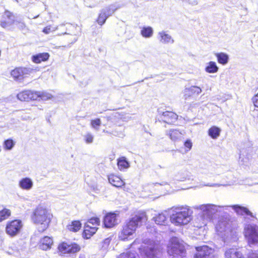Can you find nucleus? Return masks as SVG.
<instances>
[{
	"label": "nucleus",
	"instance_id": "obj_1",
	"mask_svg": "<svg viewBox=\"0 0 258 258\" xmlns=\"http://www.w3.org/2000/svg\"><path fill=\"white\" fill-rule=\"evenodd\" d=\"M32 222L37 226L39 232L46 231L49 227L53 215L51 210L43 205H38L31 215Z\"/></svg>",
	"mask_w": 258,
	"mask_h": 258
},
{
	"label": "nucleus",
	"instance_id": "obj_2",
	"mask_svg": "<svg viewBox=\"0 0 258 258\" xmlns=\"http://www.w3.org/2000/svg\"><path fill=\"white\" fill-rule=\"evenodd\" d=\"M147 221V217L145 212H137L134 216L124 223L119 232V238L122 240H128L131 236L136 233L137 228L142 225L143 222Z\"/></svg>",
	"mask_w": 258,
	"mask_h": 258
},
{
	"label": "nucleus",
	"instance_id": "obj_3",
	"mask_svg": "<svg viewBox=\"0 0 258 258\" xmlns=\"http://www.w3.org/2000/svg\"><path fill=\"white\" fill-rule=\"evenodd\" d=\"M176 211L170 217L171 222L175 225H183L190 221L191 212L187 207H180L176 209Z\"/></svg>",
	"mask_w": 258,
	"mask_h": 258
},
{
	"label": "nucleus",
	"instance_id": "obj_4",
	"mask_svg": "<svg viewBox=\"0 0 258 258\" xmlns=\"http://www.w3.org/2000/svg\"><path fill=\"white\" fill-rule=\"evenodd\" d=\"M100 224V219L97 217L88 219L84 226L82 234L83 238L85 239L90 238L97 231Z\"/></svg>",
	"mask_w": 258,
	"mask_h": 258
},
{
	"label": "nucleus",
	"instance_id": "obj_5",
	"mask_svg": "<svg viewBox=\"0 0 258 258\" xmlns=\"http://www.w3.org/2000/svg\"><path fill=\"white\" fill-rule=\"evenodd\" d=\"M244 236L249 246L258 244V226L247 224L244 228Z\"/></svg>",
	"mask_w": 258,
	"mask_h": 258
},
{
	"label": "nucleus",
	"instance_id": "obj_6",
	"mask_svg": "<svg viewBox=\"0 0 258 258\" xmlns=\"http://www.w3.org/2000/svg\"><path fill=\"white\" fill-rule=\"evenodd\" d=\"M23 223L21 220L16 219L8 221L5 226V232L10 237H14L21 232Z\"/></svg>",
	"mask_w": 258,
	"mask_h": 258
},
{
	"label": "nucleus",
	"instance_id": "obj_7",
	"mask_svg": "<svg viewBox=\"0 0 258 258\" xmlns=\"http://www.w3.org/2000/svg\"><path fill=\"white\" fill-rule=\"evenodd\" d=\"M57 251L60 255L73 254L81 250V246L76 242L63 241L57 246Z\"/></svg>",
	"mask_w": 258,
	"mask_h": 258
},
{
	"label": "nucleus",
	"instance_id": "obj_8",
	"mask_svg": "<svg viewBox=\"0 0 258 258\" xmlns=\"http://www.w3.org/2000/svg\"><path fill=\"white\" fill-rule=\"evenodd\" d=\"M42 97L43 95L40 92L29 89L23 90L17 95V99L24 102L36 100Z\"/></svg>",
	"mask_w": 258,
	"mask_h": 258
},
{
	"label": "nucleus",
	"instance_id": "obj_9",
	"mask_svg": "<svg viewBox=\"0 0 258 258\" xmlns=\"http://www.w3.org/2000/svg\"><path fill=\"white\" fill-rule=\"evenodd\" d=\"M32 71V69L26 67H15L11 70L10 75L14 81L20 82L30 75Z\"/></svg>",
	"mask_w": 258,
	"mask_h": 258
},
{
	"label": "nucleus",
	"instance_id": "obj_10",
	"mask_svg": "<svg viewBox=\"0 0 258 258\" xmlns=\"http://www.w3.org/2000/svg\"><path fill=\"white\" fill-rule=\"evenodd\" d=\"M195 249L194 258H215L214 249L208 245L196 246Z\"/></svg>",
	"mask_w": 258,
	"mask_h": 258
},
{
	"label": "nucleus",
	"instance_id": "obj_11",
	"mask_svg": "<svg viewBox=\"0 0 258 258\" xmlns=\"http://www.w3.org/2000/svg\"><path fill=\"white\" fill-rule=\"evenodd\" d=\"M184 251L183 246L175 239H172L167 247L168 253L170 255L179 254Z\"/></svg>",
	"mask_w": 258,
	"mask_h": 258
},
{
	"label": "nucleus",
	"instance_id": "obj_12",
	"mask_svg": "<svg viewBox=\"0 0 258 258\" xmlns=\"http://www.w3.org/2000/svg\"><path fill=\"white\" fill-rule=\"evenodd\" d=\"M115 10L116 9L110 7H106L102 10L96 20V22L100 26L103 25L105 23L108 17L112 15Z\"/></svg>",
	"mask_w": 258,
	"mask_h": 258
},
{
	"label": "nucleus",
	"instance_id": "obj_13",
	"mask_svg": "<svg viewBox=\"0 0 258 258\" xmlns=\"http://www.w3.org/2000/svg\"><path fill=\"white\" fill-rule=\"evenodd\" d=\"M107 178L109 183L112 186L118 188H124L125 186V183L121 177L114 173H111L108 175Z\"/></svg>",
	"mask_w": 258,
	"mask_h": 258
},
{
	"label": "nucleus",
	"instance_id": "obj_14",
	"mask_svg": "<svg viewBox=\"0 0 258 258\" xmlns=\"http://www.w3.org/2000/svg\"><path fill=\"white\" fill-rule=\"evenodd\" d=\"M105 227L110 228L117 224V215L114 213H107L103 219Z\"/></svg>",
	"mask_w": 258,
	"mask_h": 258
},
{
	"label": "nucleus",
	"instance_id": "obj_15",
	"mask_svg": "<svg viewBox=\"0 0 258 258\" xmlns=\"http://www.w3.org/2000/svg\"><path fill=\"white\" fill-rule=\"evenodd\" d=\"M162 120L168 124H173L178 119V115L174 112L166 111L162 113Z\"/></svg>",
	"mask_w": 258,
	"mask_h": 258
},
{
	"label": "nucleus",
	"instance_id": "obj_16",
	"mask_svg": "<svg viewBox=\"0 0 258 258\" xmlns=\"http://www.w3.org/2000/svg\"><path fill=\"white\" fill-rule=\"evenodd\" d=\"M53 244L52 238L49 236H45L42 237L38 242V247L40 249L43 250H47L51 248Z\"/></svg>",
	"mask_w": 258,
	"mask_h": 258
},
{
	"label": "nucleus",
	"instance_id": "obj_17",
	"mask_svg": "<svg viewBox=\"0 0 258 258\" xmlns=\"http://www.w3.org/2000/svg\"><path fill=\"white\" fill-rule=\"evenodd\" d=\"M202 92V89L200 87L192 86L189 88H186L184 91V97L185 99H188L191 97L198 95Z\"/></svg>",
	"mask_w": 258,
	"mask_h": 258
},
{
	"label": "nucleus",
	"instance_id": "obj_18",
	"mask_svg": "<svg viewBox=\"0 0 258 258\" xmlns=\"http://www.w3.org/2000/svg\"><path fill=\"white\" fill-rule=\"evenodd\" d=\"M225 258H244L242 253L236 248H229L224 253Z\"/></svg>",
	"mask_w": 258,
	"mask_h": 258
},
{
	"label": "nucleus",
	"instance_id": "obj_19",
	"mask_svg": "<svg viewBox=\"0 0 258 258\" xmlns=\"http://www.w3.org/2000/svg\"><path fill=\"white\" fill-rule=\"evenodd\" d=\"M50 55L48 52L38 53L32 56V60L35 63H40L46 61L49 58Z\"/></svg>",
	"mask_w": 258,
	"mask_h": 258
},
{
	"label": "nucleus",
	"instance_id": "obj_20",
	"mask_svg": "<svg viewBox=\"0 0 258 258\" xmlns=\"http://www.w3.org/2000/svg\"><path fill=\"white\" fill-rule=\"evenodd\" d=\"M233 209L238 215H246L251 217H253L252 213L246 207H242L239 205H234L233 206Z\"/></svg>",
	"mask_w": 258,
	"mask_h": 258
},
{
	"label": "nucleus",
	"instance_id": "obj_21",
	"mask_svg": "<svg viewBox=\"0 0 258 258\" xmlns=\"http://www.w3.org/2000/svg\"><path fill=\"white\" fill-rule=\"evenodd\" d=\"M221 131L219 127L213 125L209 128L208 134L212 139H216L220 136Z\"/></svg>",
	"mask_w": 258,
	"mask_h": 258
},
{
	"label": "nucleus",
	"instance_id": "obj_22",
	"mask_svg": "<svg viewBox=\"0 0 258 258\" xmlns=\"http://www.w3.org/2000/svg\"><path fill=\"white\" fill-rule=\"evenodd\" d=\"M82 227V223L79 220L73 221L71 223L67 225L68 230L73 232H77Z\"/></svg>",
	"mask_w": 258,
	"mask_h": 258
},
{
	"label": "nucleus",
	"instance_id": "obj_23",
	"mask_svg": "<svg viewBox=\"0 0 258 258\" xmlns=\"http://www.w3.org/2000/svg\"><path fill=\"white\" fill-rule=\"evenodd\" d=\"M19 185L23 189L29 190L32 187L33 182L31 179L25 177L19 181Z\"/></svg>",
	"mask_w": 258,
	"mask_h": 258
},
{
	"label": "nucleus",
	"instance_id": "obj_24",
	"mask_svg": "<svg viewBox=\"0 0 258 258\" xmlns=\"http://www.w3.org/2000/svg\"><path fill=\"white\" fill-rule=\"evenodd\" d=\"M117 165L120 170L127 169L130 166V163L124 157H120L117 159Z\"/></svg>",
	"mask_w": 258,
	"mask_h": 258
},
{
	"label": "nucleus",
	"instance_id": "obj_25",
	"mask_svg": "<svg viewBox=\"0 0 258 258\" xmlns=\"http://www.w3.org/2000/svg\"><path fill=\"white\" fill-rule=\"evenodd\" d=\"M218 62L223 65L226 64L228 62L229 56L224 52H219L215 54Z\"/></svg>",
	"mask_w": 258,
	"mask_h": 258
},
{
	"label": "nucleus",
	"instance_id": "obj_26",
	"mask_svg": "<svg viewBox=\"0 0 258 258\" xmlns=\"http://www.w3.org/2000/svg\"><path fill=\"white\" fill-rule=\"evenodd\" d=\"M11 211L6 208H4L0 210V222L9 219L11 216Z\"/></svg>",
	"mask_w": 258,
	"mask_h": 258
},
{
	"label": "nucleus",
	"instance_id": "obj_27",
	"mask_svg": "<svg viewBox=\"0 0 258 258\" xmlns=\"http://www.w3.org/2000/svg\"><path fill=\"white\" fill-rule=\"evenodd\" d=\"M166 220V217L163 214H158L154 217V220L157 225H164Z\"/></svg>",
	"mask_w": 258,
	"mask_h": 258
},
{
	"label": "nucleus",
	"instance_id": "obj_28",
	"mask_svg": "<svg viewBox=\"0 0 258 258\" xmlns=\"http://www.w3.org/2000/svg\"><path fill=\"white\" fill-rule=\"evenodd\" d=\"M153 29L152 27H144L142 28L141 31V34L144 37L149 38L152 36L153 35Z\"/></svg>",
	"mask_w": 258,
	"mask_h": 258
},
{
	"label": "nucleus",
	"instance_id": "obj_29",
	"mask_svg": "<svg viewBox=\"0 0 258 258\" xmlns=\"http://www.w3.org/2000/svg\"><path fill=\"white\" fill-rule=\"evenodd\" d=\"M205 70L209 73H215L218 71V68L215 62L210 61L206 67Z\"/></svg>",
	"mask_w": 258,
	"mask_h": 258
},
{
	"label": "nucleus",
	"instance_id": "obj_30",
	"mask_svg": "<svg viewBox=\"0 0 258 258\" xmlns=\"http://www.w3.org/2000/svg\"><path fill=\"white\" fill-rule=\"evenodd\" d=\"M181 135V133L180 132L177 130L175 129L170 130L168 133V135L170 138L173 141H176L178 139L180 138Z\"/></svg>",
	"mask_w": 258,
	"mask_h": 258
},
{
	"label": "nucleus",
	"instance_id": "obj_31",
	"mask_svg": "<svg viewBox=\"0 0 258 258\" xmlns=\"http://www.w3.org/2000/svg\"><path fill=\"white\" fill-rule=\"evenodd\" d=\"M160 35L161 37L160 41L162 43H173V40L172 39L171 37L167 34H166L164 32L160 33Z\"/></svg>",
	"mask_w": 258,
	"mask_h": 258
},
{
	"label": "nucleus",
	"instance_id": "obj_32",
	"mask_svg": "<svg viewBox=\"0 0 258 258\" xmlns=\"http://www.w3.org/2000/svg\"><path fill=\"white\" fill-rule=\"evenodd\" d=\"M15 143L11 139L6 140L4 143V147L6 150H10L14 146Z\"/></svg>",
	"mask_w": 258,
	"mask_h": 258
},
{
	"label": "nucleus",
	"instance_id": "obj_33",
	"mask_svg": "<svg viewBox=\"0 0 258 258\" xmlns=\"http://www.w3.org/2000/svg\"><path fill=\"white\" fill-rule=\"evenodd\" d=\"M157 253V250L154 248H148L146 250L145 254L146 256L150 258L154 257Z\"/></svg>",
	"mask_w": 258,
	"mask_h": 258
},
{
	"label": "nucleus",
	"instance_id": "obj_34",
	"mask_svg": "<svg viewBox=\"0 0 258 258\" xmlns=\"http://www.w3.org/2000/svg\"><path fill=\"white\" fill-rule=\"evenodd\" d=\"M90 124L93 128L98 130L100 125H101V120L98 118L92 119L90 121Z\"/></svg>",
	"mask_w": 258,
	"mask_h": 258
},
{
	"label": "nucleus",
	"instance_id": "obj_35",
	"mask_svg": "<svg viewBox=\"0 0 258 258\" xmlns=\"http://www.w3.org/2000/svg\"><path fill=\"white\" fill-rule=\"evenodd\" d=\"M56 28L55 27H53L51 25H48L45 27L42 30V32L45 34H49L53 31L56 30Z\"/></svg>",
	"mask_w": 258,
	"mask_h": 258
},
{
	"label": "nucleus",
	"instance_id": "obj_36",
	"mask_svg": "<svg viewBox=\"0 0 258 258\" xmlns=\"http://www.w3.org/2000/svg\"><path fill=\"white\" fill-rule=\"evenodd\" d=\"M184 146L185 148L186 149V151H189L191 149L192 144L191 141L190 140L188 139V140H186L184 142Z\"/></svg>",
	"mask_w": 258,
	"mask_h": 258
},
{
	"label": "nucleus",
	"instance_id": "obj_37",
	"mask_svg": "<svg viewBox=\"0 0 258 258\" xmlns=\"http://www.w3.org/2000/svg\"><path fill=\"white\" fill-rule=\"evenodd\" d=\"M246 258H258V253L251 250L247 254Z\"/></svg>",
	"mask_w": 258,
	"mask_h": 258
},
{
	"label": "nucleus",
	"instance_id": "obj_38",
	"mask_svg": "<svg viewBox=\"0 0 258 258\" xmlns=\"http://www.w3.org/2000/svg\"><path fill=\"white\" fill-rule=\"evenodd\" d=\"M252 101L253 105L258 108V93L252 97Z\"/></svg>",
	"mask_w": 258,
	"mask_h": 258
},
{
	"label": "nucleus",
	"instance_id": "obj_39",
	"mask_svg": "<svg viewBox=\"0 0 258 258\" xmlns=\"http://www.w3.org/2000/svg\"><path fill=\"white\" fill-rule=\"evenodd\" d=\"M93 141V137L90 134H88L86 136L85 142L87 143H91Z\"/></svg>",
	"mask_w": 258,
	"mask_h": 258
},
{
	"label": "nucleus",
	"instance_id": "obj_40",
	"mask_svg": "<svg viewBox=\"0 0 258 258\" xmlns=\"http://www.w3.org/2000/svg\"><path fill=\"white\" fill-rule=\"evenodd\" d=\"M5 16L6 18L10 19L11 17L13 16V14L11 12L6 10L5 11Z\"/></svg>",
	"mask_w": 258,
	"mask_h": 258
},
{
	"label": "nucleus",
	"instance_id": "obj_41",
	"mask_svg": "<svg viewBox=\"0 0 258 258\" xmlns=\"http://www.w3.org/2000/svg\"><path fill=\"white\" fill-rule=\"evenodd\" d=\"M1 26L3 27V28H5L8 25V23L6 21H2L1 22V24H0Z\"/></svg>",
	"mask_w": 258,
	"mask_h": 258
},
{
	"label": "nucleus",
	"instance_id": "obj_42",
	"mask_svg": "<svg viewBox=\"0 0 258 258\" xmlns=\"http://www.w3.org/2000/svg\"><path fill=\"white\" fill-rule=\"evenodd\" d=\"M121 257L122 258H127L128 256L127 253H123L121 254Z\"/></svg>",
	"mask_w": 258,
	"mask_h": 258
},
{
	"label": "nucleus",
	"instance_id": "obj_43",
	"mask_svg": "<svg viewBox=\"0 0 258 258\" xmlns=\"http://www.w3.org/2000/svg\"><path fill=\"white\" fill-rule=\"evenodd\" d=\"M18 23H21V27H22V28H23V27H26V25H25V23H23V22H19Z\"/></svg>",
	"mask_w": 258,
	"mask_h": 258
}]
</instances>
